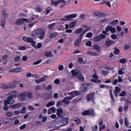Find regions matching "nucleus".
Here are the masks:
<instances>
[{
	"label": "nucleus",
	"mask_w": 131,
	"mask_h": 131,
	"mask_svg": "<svg viewBox=\"0 0 131 131\" xmlns=\"http://www.w3.org/2000/svg\"><path fill=\"white\" fill-rule=\"evenodd\" d=\"M8 96H9L7 97V99L5 100L4 101V105H10L11 104V101H12L11 102V104H14L15 103V100H13V99H16L17 98V92L16 91H13L10 92H9L8 94Z\"/></svg>",
	"instance_id": "1"
},
{
	"label": "nucleus",
	"mask_w": 131,
	"mask_h": 131,
	"mask_svg": "<svg viewBox=\"0 0 131 131\" xmlns=\"http://www.w3.org/2000/svg\"><path fill=\"white\" fill-rule=\"evenodd\" d=\"M45 31H46V29L43 28H38L34 31V35H39V39H43L45 38V36L46 34L45 33Z\"/></svg>",
	"instance_id": "2"
},
{
	"label": "nucleus",
	"mask_w": 131,
	"mask_h": 131,
	"mask_svg": "<svg viewBox=\"0 0 131 131\" xmlns=\"http://www.w3.org/2000/svg\"><path fill=\"white\" fill-rule=\"evenodd\" d=\"M71 73L73 76H76V78H78L80 81L83 82L84 80V77L83 75L81 74V72L78 70H72L71 71Z\"/></svg>",
	"instance_id": "3"
},
{
	"label": "nucleus",
	"mask_w": 131,
	"mask_h": 131,
	"mask_svg": "<svg viewBox=\"0 0 131 131\" xmlns=\"http://www.w3.org/2000/svg\"><path fill=\"white\" fill-rule=\"evenodd\" d=\"M77 17V14H72L69 15H66L60 19V21H70L71 19L73 18H76Z\"/></svg>",
	"instance_id": "4"
},
{
	"label": "nucleus",
	"mask_w": 131,
	"mask_h": 131,
	"mask_svg": "<svg viewBox=\"0 0 131 131\" xmlns=\"http://www.w3.org/2000/svg\"><path fill=\"white\" fill-rule=\"evenodd\" d=\"M83 37V34H80L79 38L74 41V43L76 48H79V47H80V43H81V41L82 40Z\"/></svg>",
	"instance_id": "5"
},
{
	"label": "nucleus",
	"mask_w": 131,
	"mask_h": 131,
	"mask_svg": "<svg viewBox=\"0 0 131 131\" xmlns=\"http://www.w3.org/2000/svg\"><path fill=\"white\" fill-rule=\"evenodd\" d=\"M22 39L23 41H25V42H27L28 43H31L32 47H33V39L32 38L25 36L23 37Z\"/></svg>",
	"instance_id": "6"
},
{
	"label": "nucleus",
	"mask_w": 131,
	"mask_h": 131,
	"mask_svg": "<svg viewBox=\"0 0 131 131\" xmlns=\"http://www.w3.org/2000/svg\"><path fill=\"white\" fill-rule=\"evenodd\" d=\"M27 95V92L26 91H25L23 93H21L18 95V99L19 101H23V102H24L25 101V98H26V96Z\"/></svg>",
	"instance_id": "7"
},
{
	"label": "nucleus",
	"mask_w": 131,
	"mask_h": 131,
	"mask_svg": "<svg viewBox=\"0 0 131 131\" xmlns=\"http://www.w3.org/2000/svg\"><path fill=\"white\" fill-rule=\"evenodd\" d=\"M106 38V35L100 34L99 35L96 36L94 38V41L98 42L101 41L102 39Z\"/></svg>",
	"instance_id": "8"
},
{
	"label": "nucleus",
	"mask_w": 131,
	"mask_h": 131,
	"mask_svg": "<svg viewBox=\"0 0 131 131\" xmlns=\"http://www.w3.org/2000/svg\"><path fill=\"white\" fill-rule=\"evenodd\" d=\"M82 115L84 116H85V115H91V116H94L95 115V112H94V110H90L85 111L82 113Z\"/></svg>",
	"instance_id": "9"
},
{
	"label": "nucleus",
	"mask_w": 131,
	"mask_h": 131,
	"mask_svg": "<svg viewBox=\"0 0 131 131\" xmlns=\"http://www.w3.org/2000/svg\"><path fill=\"white\" fill-rule=\"evenodd\" d=\"M66 3V1L65 0H58L57 1H54V0H51V6H55V7H57L59 4H65Z\"/></svg>",
	"instance_id": "10"
},
{
	"label": "nucleus",
	"mask_w": 131,
	"mask_h": 131,
	"mask_svg": "<svg viewBox=\"0 0 131 131\" xmlns=\"http://www.w3.org/2000/svg\"><path fill=\"white\" fill-rule=\"evenodd\" d=\"M23 71V68L20 67L16 69H12L9 71V73H12L13 72H15L16 73H19Z\"/></svg>",
	"instance_id": "11"
},
{
	"label": "nucleus",
	"mask_w": 131,
	"mask_h": 131,
	"mask_svg": "<svg viewBox=\"0 0 131 131\" xmlns=\"http://www.w3.org/2000/svg\"><path fill=\"white\" fill-rule=\"evenodd\" d=\"M94 99H95V93H91L87 96V101H92L93 103L95 104V101H94Z\"/></svg>",
	"instance_id": "12"
},
{
	"label": "nucleus",
	"mask_w": 131,
	"mask_h": 131,
	"mask_svg": "<svg viewBox=\"0 0 131 131\" xmlns=\"http://www.w3.org/2000/svg\"><path fill=\"white\" fill-rule=\"evenodd\" d=\"M93 77L95 78V79H92L91 82H95V83H101L102 82V81L98 80V75H97V74H94Z\"/></svg>",
	"instance_id": "13"
},
{
	"label": "nucleus",
	"mask_w": 131,
	"mask_h": 131,
	"mask_svg": "<svg viewBox=\"0 0 131 131\" xmlns=\"http://www.w3.org/2000/svg\"><path fill=\"white\" fill-rule=\"evenodd\" d=\"M69 118L68 117H66L63 119L61 121V123H62L60 125V126H64L66 124H68L69 123Z\"/></svg>",
	"instance_id": "14"
},
{
	"label": "nucleus",
	"mask_w": 131,
	"mask_h": 131,
	"mask_svg": "<svg viewBox=\"0 0 131 131\" xmlns=\"http://www.w3.org/2000/svg\"><path fill=\"white\" fill-rule=\"evenodd\" d=\"M72 99V97H66L63 98L62 102L64 104H70V101Z\"/></svg>",
	"instance_id": "15"
},
{
	"label": "nucleus",
	"mask_w": 131,
	"mask_h": 131,
	"mask_svg": "<svg viewBox=\"0 0 131 131\" xmlns=\"http://www.w3.org/2000/svg\"><path fill=\"white\" fill-rule=\"evenodd\" d=\"M21 103H17V104L11 105L10 107L11 108H12V109H14L15 110H16L17 109H19L21 108Z\"/></svg>",
	"instance_id": "16"
},
{
	"label": "nucleus",
	"mask_w": 131,
	"mask_h": 131,
	"mask_svg": "<svg viewBox=\"0 0 131 131\" xmlns=\"http://www.w3.org/2000/svg\"><path fill=\"white\" fill-rule=\"evenodd\" d=\"M83 28H85V29L80 34H82L83 33V35H84V34L86 33V32H88V31H89L90 29H91V27H88V26L86 25H84L82 27Z\"/></svg>",
	"instance_id": "17"
},
{
	"label": "nucleus",
	"mask_w": 131,
	"mask_h": 131,
	"mask_svg": "<svg viewBox=\"0 0 131 131\" xmlns=\"http://www.w3.org/2000/svg\"><path fill=\"white\" fill-rule=\"evenodd\" d=\"M57 115L58 117H63V110L58 108L57 110Z\"/></svg>",
	"instance_id": "18"
},
{
	"label": "nucleus",
	"mask_w": 131,
	"mask_h": 131,
	"mask_svg": "<svg viewBox=\"0 0 131 131\" xmlns=\"http://www.w3.org/2000/svg\"><path fill=\"white\" fill-rule=\"evenodd\" d=\"M113 43H114V41L112 40L108 39L105 41V46H106V47H110V46H112Z\"/></svg>",
	"instance_id": "19"
},
{
	"label": "nucleus",
	"mask_w": 131,
	"mask_h": 131,
	"mask_svg": "<svg viewBox=\"0 0 131 131\" xmlns=\"http://www.w3.org/2000/svg\"><path fill=\"white\" fill-rule=\"evenodd\" d=\"M88 88H89V84L88 83L82 84L81 86V89L83 92H86L88 91Z\"/></svg>",
	"instance_id": "20"
},
{
	"label": "nucleus",
	"mask_w": 131,
	"mask_h": 131,
	"mask_svg": "<svg viewBox=\"0 0 131 131\" xmlns=\"http://www.w3.org/2000/svg\"><path fill=\"white\" fill-rule=\"evenodd\" d=\"M87 54L89 56H93L94 57L98 56V53H96L95 52H92V51H89L87 52Z\"/></svg>",
	"instance_id": "21"
},
{
	"label": "nucleus",
	"mask_w": 131,
	"mask_h": 131,
	"mask_svg": "<svg viewBox=\"0 0 131 131\" xmlns=\"http://www.w3.org/2000/svg\"><path fill=\"white\" fill-rule=\"evenodd\" d=\"M93 47L96 52H100L101 51V47L97 44L93 45Z\"/></svg>",
	"instance_id": "22"
},
{
	"label": "nucleus",
	"mask_w": 131,
	"mask_h": 131,
	"mask_svg": "<svg viewBox=\"0 0 131 131\" xmlns=\"http://www.w3.org/2000/svg\"><path fill=\"white\" fill-rule=\"evenodd\" d=\"M8 88L9 89H14V88H16V81L9 83Z\"/></svg>",
	"instance_id": "23"
},
{
	"label": "nucleus",
	"mask_w": 131,
	"mask_h": 131,
	"mask_svg": "<svg viewBox=\"0 0 131 131\" xmlns=\"http://www.w3.org/2000/svg\"><path fill=\"white\" fill-rule=\"evenodd\" d=\"M47 80V79L45 77H42L40 78L39 80H35L36 82L37 83H40V82H42L43 81H46Z\"/></svg>",
	"instance_id": "24"
},
{
	"label": "nucleus",
	"mask_w": 131,
	"mask_h": 131,
	"mask_svg": "<svg viewBox=\"0 0 131 131\" xmlns=\"http://www.w3.org/2000/svg\"><path fill=\"white\" fill-rule=\"evenodd\" d=\"M78 95H79V92L74 91L72 92V96H70V97H72L73 99L74 98V97H76V96H77Z\"/></svg>",
	"instance_id": "25"
},
{
	"label": "nucleus",
	"mask_w": 131,
	"mask_h": 131,
	"mask_svg": "<svg viewBox=\"0 0 131 131\" xmlns=\"http://www.w3.org/2000/svg\"><path fill=\"white\" fill-rule=\"evenodd\" d=\"M125 70V68H121L120 70H119L118 73L120 75H123L124 74H125V72H124V70Z\"/></svg>",
	"instance_id": "26"
},
{
	"label": "nucleus",
	"mask_w": 131,
	"mask_h": 131,
	"mask_svg": "<svg viewBox=\"0 0 131 131\" xmlns=\"http://www.w3.org/2000/svg\"><path fill=\"white\" fill-rule=\"evenodd\" d=\"M44 56L48 57V58H51V57H53V54H52V52H46L45 53Z\"/></svg>",
	"instance_id": "27"
},
{
	"label": "nucleus",
	"mask_w": 131,
	"mask_h": 131,
	"mask_svg": "<svg viewBox=\"0 0 131 131\" xmlns=\"http://www.w3.org/2000/svg\"><path fill=\"white\" fill-rule=\"evenodd\" d=\"M110 93L112 100V104H114V103H115V99H114V97H113V94H112V90H110Z\"/></svg>",
	"instance_id": "28"
},
{
	"label": "nucleus",
	"mask_w": 131,
	"mask_h": 131,
	"mask_svg": "<svg viewBox=\"0 0 131 131\" xmlns=\"http://www.w3.org/2000/svg\"><path fill=\"white\" fill-rule=\"evenodd\" d=\"M2 60H3V61H5V62H4V64H7V63H8V55H5L4 56H3L2 57Z\"/></svg>",
	"instance_id": "29"
},
{
	"label": "nucleus",
	"mask_w": 131,
	"mask_h": 131,
	"mask_svg": "<svg viewBox=\"0 0 131 131\" xmlns=\"http://www.w3.org/2000/svg\"><path fill=\"white\" fill-rule=\"evenodd\" d=\"M23 18L18 19L15 21V24L16 25H21V24H23Z\"/></svg>",
	"instance_id": "30"
},
{
	"label": "nucleus",
	"mask_w": 131,
	"mask_h": 131,
	"mask_svg": "<svg viewBox=\"0 0 131 131\" xmlns=\"http://www.w3.org/2000/svg\"><path fill=\"white\" fill-rule=\"evenodd\" d=\"M8 120H9V118L4 119L2 120V124H3V125H6V124L10 123V121Z\"/></svg>",
	"instance_id": "31"
},
{
	"label": "nucleus",
	"mask_w": 131,
	"mask_h": 131,
	"mask_svg": "<svg viewBox=\"0 0 131 131\" xmlns=\"http://www.w3.org/2000/svg\"><path fill=\"white\" fill-rule=\"evenodd\" d=\"M56 36H58V33L57 32L52 33L50 35V38H55Z\"/></svg>",
	"instance_id": "32"
},
{
	"label": "nucleus",
	"mask_w": 131,
	"mask_h": 131,
	"mask_svg": "<svg viewBox=\"0 0 131 131\" xmlns=\"http://www.w3.org/2000/svg\"><path fill=\"white\" fill-rule=\"evenodd\" d=\"M76 23H77V21H72L71 22L69 25H70V28H74L75 27V25H76Z\"/></svg>",
	"instance_id": "33"
},
{
	"label": "nucleus",
	"mask_w": 131,
	"mask_h": 131,
	"mask_svg": "<svg viewBox=\"0 0 131 131\" xmlns=\"http://www.w3.org/2000/svg\"><path fill=\"white\" fill-rule=\"evenodd\" d=\"M56 25V23H53L48 26V27L50 30H53L54 29V27Z\"/></svg>",
	"instance_id": "34"
},
{
	"label": "nucleus",
	"mask_w": 131,
	"mask_h": 131,
	"mask_svg": "<svg viewBox=\"0 0 131 131\" xmlns=\"http://www.w3.org/2000/svg\"><path fill=\"white\" fill-rule=\"evenodd\" d=\"M118 23V19H116L114 21H112L111 23H109V25H112L113 26L114 25H116Z\"/></svg>",
	"instance_id": "35"
},
{
	"label": "nucleus",
	"mask_w": 131,
	"mask_h": 131,
	"mask_svg": "<svg viewBox=\"0 0 131 131\" xmlns=\"http://www.w3.org/2000/svg\"><path fill=\"white\" fill-rule=\"evenodd\" d=\"M34 41H33V43H34V49H40V48H41V47H42V45L41 44V43H38L36 46L34 45Z\"/></svg>",
	"instance_id": "36"
},
{
	"label": "nucleus",
	"mask_w": 131,
	"mask_h": 131,
	"mask_svg": "<svg viewBox=\"0 0 131 131\" xmlns=\"http://www.w3.org/2000/svg\"><path fill=\"white\" fill-rule=\"evenodd\" d=\"M55 101H51L46 105V107H51V106H54V105H55Z\"/></svg>",
	"instance_id": "37"
},
{
	"label": "nucleus",
	"mask_w": 131,
	"mask_h": 131,
	"mask_svg": "<svg viewBox=\"0 0 131 131\" xmlns=\"http://www.w3.org/2000/svg\"><path fill=\"white\" fill-rule=\"evenodd\" d=\"M82 31H83V29L80 28L76 30L75 31V33H76V34H79L80 33H81V32H82Z\"/></svg>",
	"instance_id": "38"
},
{
	"label": "nucleus",
	"mask_w": 131,
	"mask_h": 131,
	"mask_svg": "<svg viewBox=\"0 0 131 131\" xmlns=\"http://www.w3.org/2000/svg\"><path fill=\"white\" fill-rule=\"evenodd\" d=\"M101 73L104 76H106V75H108L109 74V71L102 70L101 71Z\"/></svg>",
	"instance_id": "39"
},
{
	"label": "nucleus",
	"mask_w": 131,
	"mask_h": 131,
	"mask_svg": "<svg viewBox=\"0 0 131 131\" xmlns=\"http://www.w3.org/2000/svg\"><path fill=\"white\" fill-rule=\"evenodd\" d=\"M18 49L19 51H26L27 50L25 46H18Z\"/></svg>",
	"instance_id": "40"
},
{
	"label": "nucleus",
	"mask_w": 131,
	"mask_h": 131,
	"mask_svg": "<svg viewBox=\"0 0 131 131\" xmlns=\"http://www.w3.org/2000/svg\"><path fill=\"white\" fill-rule=\"evenodd\" d=\"M51 12V7H47L46 8V13L45 15H47Z\"/></svg>",
	"instance_id": "41"
},
{
	"label": "nucleus",
	"mask_w": 131,
	"mask_h": 131,
	"mask_svg": "<svg viewBox=\"0 0 131 131\" xmlns=\"http://www.w3.org/2000/svg\"><path fill=\"white\" fill-rule=\"evenodd\" d=\"M13 115H14V114H13V113H11L10 112H6V116L8 117H12V116H13Z\"/></svg>",
	"instance_id": "42"
},
{
	"label": "nucleus",
	"mask_w": 131,
	"mask_h": 131,
	"mask_svg": "<svg viewBox=\"0 0 131 131\" xmlns=\"http://www.w3.org/2000/svg\"><path fill=\"white\" fill-rule=\"evenodd\" d=\"M2 89H3V90H8V89L9 88V85H6V84H4L2 85L1 86Z\"/></svg>",
	"instance_id": "43"
},
{
	"label": "nucleus",
	"mask_w": 131,
	"mask_h": 131,
	"mask_svg": "<svg viewBox=\"0 0 131 131\" xmlns=\"http://www.w3.org/2000/svg\"><path fill=\"white\" fill-rule=\"evenodd\" d=\"M103 69H106V70H113V68L108 67V66H103Z\"/></svg>",
	"instance_id": "44"
},
{
	"label": "nucleus",
	"mask_w": 131,
	"mask_h": 131,
	"mask_svg": "<svg viewBox=\"0 0 131 131\" xmlns=\"http://www.w3.org/2000/svg\"><path fill=\"white\" fill-rule=\"evenodd\" d=\"M58 70H59V71H62L63 70H64V66H63L62 64H60L58 66Z\"/></svg>",
	"instance_id": "45"
},
{
	"label": "nucleus",
	"mask_w": 131,
	"mask_h": 131,
	"mask_svg": "<svg viewBox=\"0 0 131 131\" xmlns=\"http://www.w3.org/2000/svg\"><path fill=\"white\" fill-rule=\"evenodd\" d=\"M6 13H7V11H6L5 10H4L2 13V16H4V17H5V18L8 17V14H7Z\"/></svg>",
	"instance_id": "46"
},
{
	"label": "nucleus",
	"mask_w": 131,
	"mask_h": 131,
	"mask_svg": "<svg viewBox=\"0 0 131 131\" xmlns=\"http://www.w3.org/2000/svg\"><path fill=\"white\" fill-rule=\"evenodd\" d=\"M78 63H81V64H84V63L83 62V58H82L81 57L78 58Z\"/></svg>",
	"instance_id": "47"
},
{
	"label": "nucleus",
	"mask_w": 131,
	"mask_h": 131,
	"mask_svg": "<svg viewBox=\"0 0 131 131\" xmlns=\"http://www.w3.org/2000/svg\"><path fill=\"white\" fill-rule=\"evenodd\" d=\"M21 58V56L18 55L17 56H16L15 58H14V61L15 62H19V61H20V58Z\"/></svg>",
	"instance_id": "48"
},
{
	"label": "nucleus",
	"mask_w": 131,
	"mask_h": 131,
	"mask_svg": "<svg viewBox=\"0 0 131 131\" xmlns=\"http://www.w3.org/2000/svg\"><path fill=\"white\" fill-rule=\"evenodd\" d=\"M52 97H53V94H49L46 96L45 99L46 100H49L51 99V98H52Z\"/></svg>",
	"instance_id": "49"
},
{
	"label": "nucleus",
	"mask_w": 131,
	"mask_h": 131,
	"mask_svg": "<svg viewBox=\"0 0 131 131\" xmlns=\"http://www.w3.org/2000/svg\"><path fill=\"white\" fill-rule=\"evenodd\" d=\"M124 123H125V125H126V126H128V119H127V118L125 117V119H124Z\"/></svg>",
	"instance_id": "50"
},
{
	"label": "nucleus",
	"mask_w": 131,
	"mask_h": 131,
	"mask_svg": "<svg viewBox=\"0 0 131 131\" xmlns=\"http://www.w3.org/2000/svg\"><path fill=\"white\" fill-rule=\"evenodd\" d=\"M26 22V23H30V19L28 18H23V23Z\"/></svg>",
	"instance_id": "51"
},
{
	"label": "nucleus",
	"mask_w": 131,
	"mask_h": 131,
	"mask_svg": "<svg viewBox=\"0 0 131 131\" xmlns=\"http://www.w3.org/2000/svg\"><path fill=\"white\" fill-rule=\"evenodd\" d=\"M27 98H28V99H30V98L32 97V93L30 92H28V93H27Z\"/></svg>",
	"instance_id": "52"
},
{
	"label": "nucleus",
	"mask_w": 131,
	"mask_h": 131,
	"mask_svg": "<svg viewBox=\"0 0 131 131\" xmlns=\"http://www.w3.org/2000/svg\"><path fill=\"white\" fill-rule=\"evenodd\" d=\"M21 113L22 114H24V113H26V107L24 106L23 108L21 110Z\"/></svg>",
	"instance_id": "53"
},
{
	"label": "nucleus",
	"mask_w": 131,
	"mask_h": 131,
	"mask_svg": "<svg viewBox=\"0 0 131 131\" xmlns=\"http://www.w3.org/2000/svg\"><path fill=\"white\" fill-rule=\"evenodd\" d=\"M86 37H88V38H91V37H93V33L91 32L88 33L86 35Z\"/></svg>",
	"instance_id": "54"
},
{
	"label": "nucleus",
	"mask_w": 131,
	"mask_h": 131,
	"mask_svg": "<svg viewBox=\"0 0 131 131\" xmlns=\"http://www.w3.org/2000/svg\"><path fill=\"white\" fill-rule=\"evenodd\" d=\"M80 18L81 20H85V14H82L80 15Z\"/></svg>",
	"instance_id": "55"
},
{
	"label": "nucleus",
	"mask_w": 131,
	"mask_h": 131,
	"mask_svg": "<svg viewBox=\"0 0 131 131\" xmlns=\"http://www.w3.org/2000/svg\"><path fill=\"white\" fill-rule=\"evenodd\" d=\"M1 25L3 28H5V26H6V20H3L1 21Z\"/></svg>",
	"instance_id": "56"
},
{
	"label": "nucleus",
	"mask_w": 131,
	"mask_h": 131,
	"mask_svg": "<svg viewBox=\"0 0 131 131\" xmlns=\"http://www.w3.org/2000/svg\"><path fill=\"white\" fill-rule=\"evenodd\" d=\"M120 63H123V64L126 63V59L122 58L119 60Z\"/></svg>",
	"instance_id": "57"
},
{
	"label": "nucleus",
	"mask_w": 131,
	"mask_h": 131,
	"mask_svg": "<svg viewBox=\"0 0 131 131\" xmlns=\"http://www.w3.org/2000/svg\"><path fill=\"white\" fill-rule=\"evenodd\" d=\"M85 46H86V47H92V41H88L85 43Z\"/></svg>",
	"instance_id": "58"
},
{
	"label": "nucleus",
	"mask_w": 131,
	"mask_h": 131,
	"mask_svg": "<svg viewBox=\"0 0 131 131\" xmlns=\"http://www.w3.org/2000/svg\"><path fill=\"white\" fill-rule=\"evenodd\" d=\"M114 53L115 55H118V54H119V53H120L119 49H115V50L114 51Z\"/></svg>",
	"instance_id": "59"
},
{
	"label": "nucleus",
	"mask_w": 131,
	"mask_h": 131,
	"mask_svg": "<svg viewBox=\"0 0 131 131\" xmlns=\"http://www.w3.org/2000/svg\"><path fill=\"white\" fill-rule=\"evenodd\" d=\"M110 31L112 33H115V32H116V29L111 27V31Z\"/></svg>",
	"instance_id": "60"
},
{
	"label": "nucleus",
	"mask_w": 131,
	"mask_h": 131,
	"mask_svg": "<svg viewBox=\"0 0 131 131\" xmlns=\"http://www.w3.org/2000/svg\"><path fill=\"white\" fill-rule=\"evenodd\" d=\"M35 10L37 12H41V11H42V9L40 8V7H37Z\"/></svg>",
	"instance_id": "61"
},
{
	"label": "nucleus",
	"mask_w": 131,
	"mask_h": 131,
	"mask_svg": "<svg viewBox=\"0 0 131 131\" xmlns=\"http://www.w3.org/2000/svg\"><path fill=\"white\" fill-rule=\"evenodd\" d=\"M92 129L93 131H97L98 130V125H96L94 127L93 126L92 127Z\"/></svg>",
	"instance_id": "62"
},
{
	"label": "nucleus",
	"mask_w": 131,
	"mask_h": 131,
	"mask_svg": "<svg viewBox=\"0 0 131 131\" xmlns=\"http://www.w3.org/2000/svg\"><path fill=\"white\" fill-rule=\"evenodd\" d=\"M111 37L112 39L115 40L117 38V36L115 34H113L112 35Z\"/></svg>",
	"instance_id": "63"
},
{
	"label": "nucleus",
	"mask_w": 131,
	"mask_h": 131,
	"mask_svg": "<svg viewBox=\"0 0 131 131\" xmlns=\"http://www.w3.org/2000/svg\"><path fill=\"white\" fill-rule=\"evenodd\" d=\"M26 127V124H24L21 126H20L19 128L20 130L24 129Z\"/></svg>",
	"instance_id": "64"
}]
</instances>
